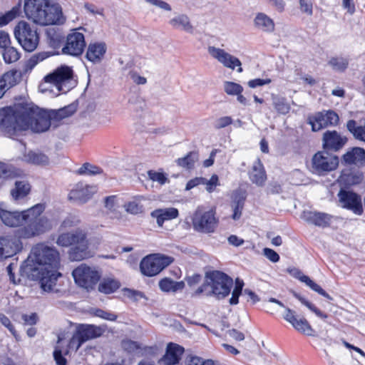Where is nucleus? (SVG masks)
Segmentation results:
<instances>
[{"label":"nucleus","instance_id":"f257e3e1","mask_svg":"<svg viewBox=\"0 0 365 365\" xmlns=\"http://www.w3.org/2000/svg\"><path fill=\"white\" fill-rule=\"evenodd\" d=\"M24 10L29 19L41 26L61 25L66 21L61 6L48 0H25Z\"/></svg>","mask_w":365,"mask_h":365},{"label":"nucleus","instance_id":"f03ea898","mask_svg":"<svg viewBox=\"0 0 365 365\" xmlns=\"http://www.w3.org/2000/svg\"><path fill=\"white\" fill-rule=\"evenodd\" d=\"M232 286L233 279L223 272H208L205 274L204 283L196 289L194 295L204 294L207 297L215 296L220 300L230 294Z\"/></svg>","mask_w":365,"mask_h":365},{"label":"nucleus","instance_id":"7ed1b4c3","mask_svg":"<svg viewBox=\"0 0 365 365\" xmlns=\"http://www.w3.org/2000/svg\"><path fill=\"white\" fill-rule=\"evenodd\" d=\"M28 130L25 120V108L15 109L11 106L0 108V131L9 138L19 135Z\"/></svg>","mask_w":365,"mask_h":365},{"label":"nucleus","instance_id":"20e7f679","mask_svg":"<svg viewBox=\"0 0 365 365\" xmlns=\"http://www.w3.org/2000/svg\"><path fill=\"white\" fill-rule=\"evenodd\" d=\"M36 264L38 267L59 269L60 255L53 247L43 243L36 245L22 266Z\"/></svg>","mask_w":365,"mask_h":365},{"label":"nucleus","instance_id":"39448f33","mask_svg":"<svg viewBox=\"0 0 365 365\" xmlns=\"http://www.w3.org/2000/svg\"><path fill=\"white\" fill-rule=\"evenodd\" d=\"M58 270V269L38 267L36 264L21 267V271L28 278L38 281L41 288L46 292L53 291L58 278L62 276Z\"/></svg>","mask_w":365,"mask_h":365},{"label":"nucleus","instance_id":"423d86ee","mask_svg":"<svg viewBox=\"0 0 365 365\" xmlns=\"http://www.w3.org/2000/svg\"><path fill=\"white\" fill-rule=\"evenodd\" d=\"M41 215L36 211L31 212L28 220H25L26 225L16 230L18 236L23 239H30L48 231L51 227L50 221Z\"/></svg>","mask_w":365,"mask_h":365},{"label":"nucleus","instance_id":"0eeeda50","mask_svg":"<svg viewBox=\"0 0 365 365\" xmlns=\"http://www.w3.org/2000/svg\"><path fill=\"white\" fill-rule=\"evenodd\" d=\"M102 334L103 330L101 328L96 325L87 324H78L72 337L69 339L66 350V354H68L70 350L76 352L85 342L96 339L101 336Z\"/></svg>","mask_w":365,"mask_h":365},{"label":"nucleus","instance_id":"6e6552de","mask_svg":"<svg viewBox=\"0 0 365 365\" xmlns=\"http://www.w3.org/2000/svg\"><path fill=\"white\" fill-rule=\"evenodd\" d=\"M5 205L0 203V219L3 224L9 227H17L21 226L25 220H28L30 213L36 211L37 213H42L45 210L44 205L38 203L26 210L10 211L4 208Z\"/></svg>","mask_w":365,"mask_h":365},{"label":"nucleus","instance_id":"1a4fd4ad","mask_svg":"<svg viewBox=\"0 0 365 365\" xmlns=\"http://www.w3.org/2000/svg\"><path fill=\"white\" fill-rule=\"evenodd\" d=\"M14 36L21 47L28 52L34 51L39 43V36L36 29L24 21H19L14 28Z\"/></svg>","mask_w":365,"mask_h":365},{"label":"nucleus","instance_id":"9d476101","mask_svg":"<svg viewBox=\"0 0 365 365\" xmlns=\"http://www.w3.org/2000/svg\"><path fill=\"white\" fill-rule=\"evenodd\" d=\"M47 116V110L36 106H29L25 108V120L30 128L34 133L47 131L51 125Z\"/></svg>","mask_w":365,"mask_h":365},{"label":"nucleus","instance_id":"9b49d317","mask_svg":"<svg viewBox=\"0 0 365 365\" xmlns=\"http://www.w3.org/2000/svg\"><path fill=\"white\" fill-rule=\"evenodd\" d=\"M339 163L337 155L327 150L317 152L312 158V171L318 175H325L335 170Z\"/></svg>","mask_w":365,"mask_h":365},{"label":"nucleus","instance_id":"f8f14e48","mask_svg":"<svg viewBox=\"0 0 365 365\" xmlns=\"http://www.w3.org/2000/svg\"><path fill=\"white\" fill-rule=\"evenodd\" d=\"M268 302L275 303L279 307L284 308L283 318L291 324L297 331L310 336H315L317 335L315 330L312 327L309 322L304 317L299 318L295 311L285 307L282 302L274 297H270Z\"/></svg>","mask_w":365,"mask_h":365},{"label":"nucleus","instance_id":"ddd939ff","mask_svg":"<svg viewBox=\"0 0 365 365\" xmlns=\"http://www.w3.org/2000/svg\"><path fill=\"white\" fill-rule=\"evenodd\" d=\"M173 261L172 257L163 255H150L141 260L140 269L143 275L153 277L170 265Z\"/></svg>","mask_w":365,"mask_h":365},{"label":"nucleus","instance_id":"4468645a","mask_svg":"<svg viewBox=\"0 0 365 365\" xmlns=\"http://www.w3.org/2000/svg\"><path fill=\"white\" fill-rule=\"evenodd\" d=\"M72 276L78 285L86 289H93L101 279L98 270L83 264L73 270Z\"/></svg>","mask_w":365,"mask_h":365},{"label":"nucleus","instance_id":"2eb2a0df","mask_svg":"<svg viewBox=\"0 0 365 365\" xmlns=\"http://www.w3.org/2000/svg\"><path fill=\"white\" fill-rule=\"evenodd\" d=\"M86 46L84 34L74 29L67 35L61 52L63 54L79 57L83 53Z\"/></svg>","mask_w":365,"mask_h":365},{"label":"nucleus","instance_id":"dca6fc26","mask_svg":"<svg viewBox=\"0 0 365 365\" xmlns=\"http://www.w3.org/2000/svg\"><path fill=\"white\" fill-rule=\"evenodd\" d=\"M192 222L195 230L203 233H211L215 231L217 220L212 210L203 212L197 209L193 214Z\"/></svg>","mask_w":365,"mask_h":365},{"label":"nucleus","instance_id":"f3484780","mask_svg":"<svg viewBox=\"0 0 365 365\" xmlns=\"http://www.w3.org/2000/svg\"><path fill=\"white\" fill-rule=\"evenodd\" d=\"M23 237L18 236L16 230L14 235L0 237V260L11 257L21 252Z\"/></svg>","mask_w":365,"mask_h":365},{"label":"nucleus","instance_id":"a211bd4d","mask_svg":"<svg viewBox=\"0 0 365 365\" xmlns=\"http://www.w3.org/2000/svg\"><path fill=\"white\" fill-rule=\"evenodd\" d=\"M337 196L343 208L351 210L356 215H362L364 212L363 205L361 197L359 194L341 187Z\"/></svg>","mask_w":365,"mask_h":365},{"label":"nucleus","instance_id":"6ab92c4d","mask_svg":"<svg viewBox=\"0 0 365 365\" xmlns=\"http://www.w3.org/2000/svg\"><path fill=\"white\" fill-rule=\"evenodd\" d=\"M322 142L323 150L331 153L340 151L347 143L348 138L335 130H328L323 133Z\"/></svg>","mask_w":365,"mask_h":365},{"label":"nucleus","instance_id":"aec40b11","mask_svg":"<svg viewBox=\"0 0 365 365\" xmlns=\"http://www.w3.org/2000/svg\"><path fill=\"white\" fill-rule=\"evenodd\" d=\"M208 53L225 67L234 70L237 67L238 73L242 72V63L239 58L227 53L225 50L215 46L208 47Z\"/></svg>","mask_w":365,"mask_h":365},{"label":"nucleus","instance_id":"412c9836","mask_svg":"<svg viewBox=\"0 0 365 365\" xmlns=\"http://www.w3.org/2000/svg\"><path fill=\"white\" fill-rule=\"evenodd\" d=\"M73 70L68 66H61L53 72L46 75L44 81L46 83H53L59 91H62V86L69 82L73 78Z\"/></svg>","mask_w":365,"mask_h":365},{"label":"nucleus","instance_id":"4be33fe9","mask_svg":"<svg viewBox=\"0 0 365 365\" xmlns=\"http://www.w3.org/2000/svg\"><path fill=\"white\" fill-rule=\"evenodd\" d=\"M87 238V232L81 228H77L71 232L59 235L56 244L64 247H73L80 242H83Z\"/></svg>","mask_w":365,"mask_h":365},{"label":"nucleus","instance_id":"5701e85b","mask_svg":"<svg viewBox=\"0 0 365 365\" xmlns=\"http://www.w3.org/2000/svg\"><path fill=\"white\" fill-rule=\"evenodd\" d=\"M89 245L87 238L83 242L71 247L68 252V259L71 261H81L92 257L93 252L90 250Z\"/></svg>","mask_w":365,"mask_h":365},{"label":"nucleus","instance_id":"b1692460","mask_svg":"<svg viewBox=\"0 0 365 365\" xmlns=\"http://www.w3.org/2000/svg\"><path fill=\"white\" fill-rule=\"evenodd\" d=\"M363 179L364 175L361 171L344 170H342L338 181L341 187L346 189L351 186L360 184Z\"/></svg>","mask_w":365,"mask_h":365},{"label":"nucleus","instance_id":"393cba45","mask_svg":"<svg viewBox=\"0 0 365 365\" xmlns=\"http://www.w3.org/2000/svg\"><path fill=\"white\" fill-rule=\"evenodd\" d=\"M184 351L182 346L174 343H169L165 354L160 361L164 365H175L179 363Z\"/></svg>","mask_w":365,"mask_h":365},{"label":"nucleus","instance_id":"a878e982","mask_svg":"<svg viewBox=\"0 0 365 365\" xmlns=\"http://www.w3.org/2000/svg\"><path fill=\"white\" fill-rule=\"evenodd\" d=\"M304 218L308 223L324 228L330 226L333 216L325 212L308 211L304 212Z\"/></svg>","mask_w":365,"mask_h":365},{"label":"nucleus","instance_id":"bb28decb","mask_svg":"<svg viewBox=\"0 0 365 365\" xmlns=\"http://www.w3.org/2000/svg\"><path fill=\"white\" fill-rule=\"evenodd\" d=\"M106 49V45L103 42L91 43L88 44L85 57L94 64L99 63L102 61Z\"/></svg>","mask_w":365,"mask_h":365},{"label":"nucleus","instance_id":"cd10ccee","mask_svg":"<svg viewBox=\"0 0 365 365\" xmlns=\"http://www.w3.org/2000/svg\"><path fill=\"white\" fill-rule=\"evenodd\" d=\"M342 161L346 165H365V150L362 148L354 147L342 155Z\"/></svg>","mask_w":365,"mask_h":365},{"label":"nucleus","instance_id":"c85d7f7f","mask_svg":"<svg viewBox=\"0 0 365 365\" xmlns=\"http://www.w3.org/2000/svg\"><path fill=\"white\" fill-rule=\"evenodd\" d=\"M96 192L94 186L77 185L76 189L72 190L69 193V198L78 201L81 203L86 202L91 198L92 195Z\"/></svg>","mask_w":365,"mask_h":365},{"label":"nucleus","instance_id":"c756f323","mask_svg":"<svg viewBox=\"0 0 365 365\" xmlns=\"http://www.w3.org/2000/svg\"><path fill=\"white\" fill-rule=\"evenodd\" d=\"M246 195L241 190H235L232 195L231 207L232 208V218L234 220H238L242 216V212L244 208Z\"/></svg>","mask_w":365,"mask_h":365},{"label":"nucleus","instance_id":"7c9ffc66","mask_svg":"<svg viewBox=\"0 0 365 365\" xmlns=\"http://www.w3.org/2000/svg\"><path fill=\"white\" fill-rule=\"evenodd\" d=\"M46 34L48 46L53 49L61 48L63 43L65 42V37L63 32L58 29H48Z\"/></svg>","mask_w":365,"mask_h":365},{"label":"nucleus","instance_id":"2f4dec72","mask_svg":"<svg viewBox=\"0 0 365 365\" xmlns=\"http://www.w3.org/2000/svg\"><path fill=\"white\" fill-rule=\"evenodd\" d=\"M267 179L266 173L260 160L255 162L250 172V180L258 186H262Z\"/></svg>","mask_w":365,"mask_h":365},{"label":"nucleus","instance_id":"473e14b6","mask_svg":"<svg viewBox=\"0 0 365 365\" xmlns=\"http://www.w3.org/2000/svg\"><path fill=\"white\" fill-rule=\"evenodd\" d=\"M120 287L118 280L111 277L103 278L98 287V290L103 294H109L116 292Z\"/></svg>","mask_w":365,"mask_h":365},{"label":"nucleus","instance_id":"72a5a7b5","mask_svg":"<svg viewBox=\"0 0 365 365\" xmlns=\"http://www.w3.org/2000/svg\"><path fill=\"white\" fill-rule=\"evenodd\" d=\"M326 117L325 110L316 113L314 115L309 116L308 123L312 125V130L316 132L328 127Z\"/></svg>","mask_w":365,"mask_h":365},{"label":"nucleus","instance_id":"f704fd0d","mask_svg":"<svg viewBox=\"0 0 365 365\" xmlns=\"http://www.w3.org/2000/svg\"><path fill=\"white\" fill-rule=\"evenodd\" d=\"M199 160V153L197 151H190L185 157L178 158L175 162L177 165L187 170H192L195 164Z\"/></svg>","mask_w":365,"mask_h":365},{"label":"nucleus","instance_id":"c9c22d12","mask_svg":"<svg viewBox=\"0 0 365 365\" xmlns=\"http://www.w3.org/2000/svg\"><path fill=\"white\" fill-rule=\"evenodd\" d=\"M255 24L257 27L264 31L272 32L274 29V24L272 19L263 13H259L256 16Z\"/></svg>","mask_w":365,"mask_h":365},{"label":"nucleus","instance_id":"e433bc0d","mask_svg":"<svg viewBox=\"0 0 365 365\" xmlns=\"http://www.w3.org/2000/svg\"><path fill=\"white\" fill-rule=\"evenodd\" d=\"M30 185L25 181L15 182V188L11 191L12 197L17 200L26 197L30 192Z\"/></svg>","mask_w":365,"mask_h":365},{"label":"nucleus","instance_id":"4c0bfd02","mask_svg":"<svg viewBox=\"0 0 365 365\" xmlns=\"http://www.w3.org/2000/svg\"><path fill=\"white\" fill-rule=\"evenodd\" d=\"M24 158L26 161L34 165H46L49 163L48 156L42 153L29 151L24 155Z\"/></svg>","mask_w":365,"mask_h":365},{"label":"nucleus","instance_id":"58836bf2","mask_svg":"<svg viewBox=\"0 0 365 365\" xmlns=\"http://www.w3.org/2000/svg\"><path fill=\"white\" fill-rule=\"evenodd\" d=\"M349 58L342 56L331 57L328 61V64L332 69L339 72L345 71L349 66Z\"/></svg>","mask_w":365,"mask_h":365},{"label":"nucleus","instance_id":"ea45409f","mask_svg":"<svg viewBox=\"0 0 365 365\" xmlns=\"http://www.w3.org/2000/svg\"><path fill=\"white\" fill-rule=\"evenodd\" d=\"M293 296L297 299L302 304L306 306L310 311L314 312L318 317L326 319L328 317V315L324 312H322L319 309H318L314 304L307 300L304 297L301 296L300 294L292 291V292Z\"/></svg>","mask_w":365,"mask_h":365},{"label":"nucleus","instance_id":"a19ab883","mask_svg":"<svg viewBox=\"0 0 365 365\" xmlns=\"http://www.w3.org/2000/svg\"><path fill=\"white\" fill-rule=\"evenodd\" d=\"M15 73L16 72L8 71L0 77V99L6 91L13 86L14 83L11 81L14 78Z\"/></svg>","mask_w":365,"mask_h":365},{"label":"nucleus","instance_id":"79ce46f5","mask_svg":"<svg viewBox=\"0 0 365 365\" xmlns=\"http://www.w3.org/2000/svg\"><path fill=\"white\" fill-rule=\"evenodd\" d=\"M243 287L244 282L243 280L237 278L235 279V284L234 289L232 292V297L230 299V304L231 305H236L239 303V297L240 295L243 294Z\"/></svg>","mask_w":365,"mask_h":365},{"label":"nucleus","instance_id":"37998d69","mask_svg":"<svg viewBox=\"0 0 365 365\" xmlns=\"http://www.w3.org/2000/svg\"><path fill=\"white\" fill-rule=\"evenodd\" d=\"M170 24L174 27L181 26L186 31H192V26H191L189 18L186 15H180L177 17L172 19Z\"/></svg>","mask_w":365,"mask_h":365},{"label":"nucleus","instance_id":"c03bdc74","mask_svg":"<svg viewBox=\"0 0 365 365\" xmlns=\"http://www.w3.org/2000/svg\"><path fill=\"white\" fill-rule=\"evenodd\" d=\"M3 58L6 63H11L19 59L20 53L16 48L9 45L4 48Z\"/></svg>","mask_w":365,"mask_h":365},{"label":"nucleus","instance_id":"a18cd8bd","mask_svg":"<svg viewBox=\"0 0 365 365\" xmlns=\"http://www.w3.org/2000/svg\"><path fill=\"white\" fill-rule=\"evenodd\" d=\"M78 173L79 175H95L103 173V169L89 163H85L78 169Z\"/></svg>","mask_w":365,"mask_h":365},{"label":"nucleus","instance_id":"49530a36","mask_svg":"<svg viewBox=\"0 0 365 365\" xmlns=\"http://www.w3.org/2000/svg\"><path fill=\"white\" fill-rule=\"evenodd\" d=\"M272 100L274 107L279 113L286 114L289 113L290 110V106L287 103L285 98L274 96L272 98Z\"/></svg>","mask_w":365,"mask_h":365},{"label":"nucleus","instance_id":"de8ad7c7","mask_svg":"<svg viewBox=\"0 0 365 365\" xmlns=\"http://www.w3.org/2000/svg\"><path fill=\"white\" fill-rule=\"evenodd\" d=\"M121 345L123 349L129 354H138L141 352L140 344L135 341L123 340Z\"/></svg>","mask_w":365,"mask_h":365},{"label":"nucleus","instance_id":"09e8293b","mask_svg":"<svg viewBox=\"0 0 365 365\" xmlns=\"http://www.w3.org/2000/svg\"><path fill=\"white\" fill-rule=\"evenodd\" d=\"M224 90L228 95L236 96L237 94L242 93L243 87L237 83L231 81H225L224 83Z\"/></svg>","mask_w":365,"mask_h":365},{"label":"nucleus","instance_id":"8fccbe9b","mask_svg":"<svg viewBox=\"0 0 365 365\" xmlns=\"http://www.w3.org/2000/svg\"><path fill=\"white\" fill-rule=\"evenodd\" d=\"M51 55L48 52H40L33 55L27 61L26 66L32 69L34 68L40 61L49 57Z\"/></svg>","mask_w":365,"mask_h":365},{"label":"nucleus","instance_id":"3c124183","mask_svg":"<svg viewBox=\"0 0 365 365\" xmlns=\"http://www.w3.org/2000/svg\"><path fill=\"white\" fill-rule=\"evenodd\" d=\"M0 322L1 324L6 327L11 334L14 336L16 341L20 340V336L15 329L14 324L11 323L9 317L4 314H0Z\"/></svg>","mask_w":365,"mask_h":365},{"label":"nucleus","instance_id":"603ef678","mask_svg":"<svg viewBox=\"0 0 365 365\" xmlns=\"http://www.w3.org/2000/svg\"><path fill=\"white\" fill-rule=\"evenodd\" d=\"M289 272L294 277L298 279L302 282H304L309 288H311L312 284L314 283L313 280H312L308 276L304 275L299 269L294 268L290 270Z\"/></svg>","mask_w":365,"mask_h":365},{"label":"nucleus","instance_id":"864d4df0","mask_svg":"<svg viewBox=\"0 0 365 365\" xmlns=\"http://www.w3.org/2000/svg\"><path fill=\"white\" fill-rule=\"evenodd\" d=\"M148 176L150 180L153 182H158L160 185H164L168 181V178L163 173L156 172L153 170L148 171Z\"/></svg>","mask_w":365,"mask_h":365},{"label":"nucleus","instance_id":"5fc2aeb1","mask_svg":"<svg viewBox=\"0 0 365 365\" xmlns=\"http://www.w3.org/2000/svg\"><path fill=\"white\" fill-rule=\"evenodd\" d=\"M123 294L125 297L132 299L134 302H138L142 298L145 297L143 292L128 288L123 289Z\"/></svg>","mask_w":365,"mask_h":365},{"label":"nucleus","instance_id":"6e6d98bb","mask_svg":"<svg viewBox=\"0 0 365 365\" xmlns=\"http://www.w3.org/2000/svg\"><path fill=\"white\" fill-rule=\"evenodd\" d=\"M78 104L76 103H72L63 108L58 109L60 114L63 118H68L72 115L77 110Z\"/></svg>","mask_w":365,"mask_h":365},{"label":"nucleus","instance_id":"4d7b16f0","mask_svg":"<svg viewBox=\"0 0 365 365\" xmlns=\"http://www.w3.org/2000/svg\"><path fill=\"white\" fill-rule=\"evenodd\" d=\"M204 180L202 185H206V190L210 193L212 192L215 187L219 185V178L216 174L212 175L210 180L204 178Z\"/></svg>","mask_w":365,"mask_h":365},{"label":"nucleus","instance_id":"13d9d810","mask_svg":"<svg viewBox=\"0 0 365 365\" xmlns=\"http://www.w3.org/2000/svg\"><path fill=\"white\" fill-rule=\"evenodd\" d=\"M64 355H66V351L63 354L62 350L59 347H55L53 356L57 365L67 364V359L65 358Z\"/></svg>","mask_w":365,"mask_h":365},{"label":"nucleus","instance_id":"bf43d9fd","mask_svg":"<svg viewBox=\"0 0 365 365\" xmlns=\"http://www.w3.org/2000/svg\"><path fill=\"white\" fill-rule=\"evenodd\" d=\"M326 113V120H327L328 126L337 125L339 121V117L338 114L334 110H325Z\"/></svg>","mask_w":365,"mask_h":365},{"label":"nucleus","instance_id":"052dcab7","mask_svg":"<svg viewBox=\"0 0 365 365\" xmlns=\"http://www.w3.org/2000/svg\"><path fill=\"white\" fill-rule=\"evenodd\" d=\"M232 123V119L230 116H224L217 119L214 123L215 129L225 128Z\"/></svg>","mask_w":365,"mask_h":365},{"label":"nucleus","instance_id":"680f3d73","mask_svg":"<svg viewBox=\"0 0 365 365\" xmlns=\"http://www.w3.org/2000/svg\"><path fill=\"white\" fill-rule=\"evenodd\" d=\"M94 315L108 321H115L117 319L116 314L103 311L101 309H96L94 312Z\"/></svg>","mask_w":365,"mask_h":365},{"label":"nucleus","instance_id":"e2e57ef3","mask_svg":"<svg viewBox=\"0 0 365 365\" xmlns=\"http://www.w3.org/2000/svg\"><path fill=\"white\" fill-rule=\"evenodd\" d=\"M173 284L174 281L168 278H164L159 282V287L163 292H173Z\"/></svg>","mask_w":365,"mask_h":365},{"label":"nucleus","instance_id":"0e129e2a","mask_svg":"<svg viewBox=\"0 0 365 365\" xmlns=\"http://www.w3.org/2000/svg\"><path fill=\"white\" fill-rule=\"evenodd\" d=\"M187 365H214L212 359L203 360L198 356H190Z\"/></svg>","mask_w":365,"mask_h":365},{"label":"nucleus","instance_id":"69168bd1","mask_svg":"<svg viewBox=\"0 0 365 365\" xmlns=\"http://www.w3.org/2000/svg\"><path fill=\"white\" fill-rule=\"evenodd\" d=\"M128 104L130 110L138 111L139 109H143L144 103L138 96H134L129 98Z\"/></svg>","mask_w":365,"mask_h":365},{"label":"nucleus","instance_id":"338daca9","mask_svg":"<svg viewBox=\"0 0 365 365\" xmlns=\"http://www.w3.org/2000/svg\"><path fill=\"white\" fill-rule=\"evenodd\" d=\"M163 215L165 216V219L166 220H170L173 219H175L179 215V212L177 208L175 207H169L165 209H161Z\"/></svg>","mask_w":365,"mask_h":365},{"label":"nucleus","instance_id":"774afa93","mask_svg":"<svg viewBox=\"0 0 365 365\" xmlns=\"http://www.w3.org/2000/svg\"><path fill=\"white\" fill-rule=\"evenodd\" d=\"M264 255L272 262H277L279 260V254L274 250L265 247L263 249Z\"/></svg>","mask_w":365,"mask_h":365}]
</instances>
